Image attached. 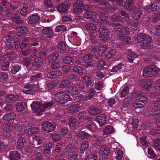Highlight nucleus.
<instances>
[{
	"label": "nucleus",
	"instance_id": "10",
	"mask_svg": "<svg viewBox=\"0 0 160 160\" xmlns=\"http://www.w3.org/2000/svg\"><path fill=\"white\" fill-rule=\"evenodd\" d=\"M112 27L114 31L120 28L123 25V21L121 19H119L116 16H114L112 18Z\"/></svg>",
	"mask_w": 160,
	"mask_h": 160
},
{
	"label": "nucleus",
	"instance_id": "38",
	"mask_svg": "<svg viewBox=\"0 0 160 160\" xmlns=\"http://www.w3.org/2000/svg\"><path fill=\"white\" fill-rule=\"evenodd\" d=\"M18 96L13 94L8 95L6 97V102H15L18 100Z\"/></svg>",
	"mask_w": 160,
	"mask_h": 160
},
{
	"label": "nucleus",
	"instance_id": "41",
	"mask_svg": "<svg viewBox=\"0 0 160 160\" xmlns=\"http://www.w3.org/2000/svg\"><path fill=\"white\" fill-rule=\"evenodd\" d=\"M118 14L122 18L124 19L127 22L130 21V17L128 14L124 10H121L119 11Z\"/></svg>",
	"mask_w": 160,
	"mask_h": 160
},
{
	"label": "nucleus",
	"instance_id": "39",
	"mask_svg": "<svg viewBox=\"0 0 160 160\" xmlns=\"http://www.w3.org/2000/svg\"><path fill=\"white\" fill-rule=\"evenodd\" d=\"M78 121L77 119L72 117H70L69 121V126L71 129L73 130L76 127Z\"/></svg>",
	"mask_w": 160,
	"mask_h": 160
},
{
	"label": "nucleus",
	"instance_id": "13",
	"mask_svg": "<svg viewBox=\"0 0 160 160\" xmlns=\"http://www.w3.org/2000/svg\"><path fill=\"white\" fill-rule=\"evenodd\" d=\"M99 153L102 160H108V159L110 150L109 148L105 145L102 146L99 148Z\"/></svg>",
	"mask_w": 160,
	"mask_h": 160
},
{
	"label": "nucleus",
	"instance_id": "32",
	"mask_svg": "<svg viewBox=\"0 0 160 160\" xmlns=\"http://www.w3.org/2000/svg\"><path fill=\"white\" fill-rule=\"evenodd\" d=\"M32 74L33 75H32L30 78V80L32 82L37 81L39 79L42 78L43 76L42 74L39 72H33Z\"/></svg>",
	"mask_w": 160,
	"mask_h": 160
},
{
	"label": "nucleus",
	"instance_id": "50",
	"mask_svg": "<svg viewBox=\"0 0 160 160\" xmlns=\"http://www.w3.org/2000/svg\"><path fill=\"white\" fill-rule=\"evenodd\" d=\"M92 55L90 54H87L83 57V60L86 63L92 62L93 61Z\"/></svg>",
	"mask_w": 160,
	"mask_h": 160
},
{
	"label": "nucleus",
	"instance_id": "33",
	"mask_svg": "<svg viewBox=\"0 0 160 160\" xmlns=\"http://www.w3.org/2000/svg\"><path fill=\"white\" fill-rule=\"evenodd\" d=\"M42 32L48 38H52L53 34V31L50 27L44 28L42 29Z\"/></svg>",
	"mask_w": 160,
	"mask_h": 160
},
{
	"label": "nucleus",
	"instance_id": "36",
	"mask_svg": "<svg viewBox=\"0 0 160 160\" xmlns=\"http://www.w3.org/2000/svg\"><path fill=\"white\" fill-rule=\"evenodd\" d=\"M83 129H82L78 133L77 136L78 137L82 140L86 139L89 138L90 134L85 131H82Z\"/></svg>",
	"mask_w": 160,
	"mask_h": 160
},
{
	"label": "nucleus",
	"instance_id": "25",
	"mask_svg": "<svg viewBox=\"0 0 160 160\" xmlns=\"http://www.w3.org/2000/svg\"><path fill=\"white\" fill-rule=\"evenodd\" d=\"M64 91L73 95H76L78 93V88L74 85H70L67 87Z\"/></svg>",
	"mask_w": 160,
	"mask_h": 160
},
{
	"label": "nucleus",
	"instance_id": "23",
	"mask_svg": "<svg viewBox=\"0 0 160 160\" xmlns=\"http://www.w3.org/2000/svg\"><path fill=\"white\" fill-rule=\"evenodd\" d=\"M129 32V28L127 26H123L118 32V35L120 39H122Z\"/></svg>",
	"mask_w": 160,
	"mask_h": 160
},
{
	"label": "nucleus",
	"instance_id": "58",
	"mask_svg": "<svg viewBox=\"0 0 160 160\" xmlns=\"http://www.w3.org/2000/svg\"><path fill=\"white\" fill-rule=\"evenodd\" d=\"M129 88L126 86L122 89L120 92L119 96L121 98H123L125 97L129 93Z\"/></svg>",
	"mask_w": 160,
	"mask_h": 160
},
{
	"label": "nucleus",
	"instance_id": "53",
	"mask_svg": "<svg viewBox=\"0 0 160 160\" xmlns=\"http://www.w3.org/2000/svg\"><path fill=\"white\" fill-rule=\"evenodd\" d=\"M71 82L68 79H63L62 80L59 85L60 88H67L71 84Z\"/></svg>",
	"mask_w": 160,
	"mask_h": 160
},
{
	"label": "nucleus",
	"instance_id": "54",
	"mask_svg": "<svg viewBox=\"0 0 160 160\" xmlns=\"http://www.w3.org/2000/svg\"><path fill=\"white\" fill-rule=\"evenodd\" d=\"M114 131V128L112 126L108 125L103 129V131L104 135H108L113 133Z\"/></svg>",
	"mask_w": 160,
	"mask_h": 160
},
{
	"label": "nucleus",
	"instance_id": "7",
	"mask_svg": "<svg viewBox=\"0 0 160 160\" xmlns=\"http://www.w3.org/2000/svg\"><path fill=\"white\" fill-rule=\"evenodd\" d=\"M82 0H77L73 4V10L75 12L80 13L87 9V6H84Z\"/></svg>",
	"mask_w": 160,
	"mask_h": 160
},
{
	"label": "nucleus",
	"instance_id": "37",
	"mask_svg": "<svg viewBox=\"0 0 160 160\" xmlns=\"http://www.w3.org/2000/svg\"><path fill=\"white\" fill-rule=\"evenodd\" d=\"M62 145L60 143H58L55 146L54 149L52 150L51 155L54 156L58 154H61L62 150Z\"/></svg>",
	"mask_w": 160,
	"mask_h": 160
},
{
	"label": "nucleus",
	"instance_id": "42",
	"mask_svg": "<svg viewBox=\"0 0 160 160\" xmlns=\"http://www.w3.org/2000/svg\"><path fill=\"white\" fill-rule=\"evenodd\" d=\"M16 118V114L13 112H9L4 115L3 119L6 121H9L13 120Z\"/></svg>",
	"mask_w": 160,
	"mask_h": 160
},
{
	"label": "nucleus",
	"instance_id": "56",
	"mask_svg": "<svg viewBox=\"0 0 160 160\" xmlns=\"http://www.w3.org/2000/svg\"><path fill=\"white\" fill-rule=\"evenodd\" d=\"M16 54L15 52H8L6 56H7L8 59L9 61H12L15 59Z\"/></svg>",
	"mask_w": 160,
	"mask_h": 160
},
{
	"label": "nucleus",
	"instance_id": "61",
	"mask_svg": "<svg viewBox=\"0 0 160 160\" xmlns=\"http://www.w3.org/2000/svg\"><path fill=\"white\" fill-rule=\"evenodd\" d=\"M117 52L116 50L114 49L109 50L105 56L106 58H109L113 57Z\"/></svg>",
	"mask_w": 160,
	"mask_h": 160
},
{
	"label": "nucleus",
	"instance_id": "43",
	"mask_svg": "<svg viewBox=\"0 0 160 160\" xmlns=\"http://www.w3.org/2000/svg\"><path fill=\"white\" fill-rule=\"evenodd\" d=\"M23 133L26 136L31 135L32 134V126L31 123L27 124L23 128Z\"/></svg>",
	"mask_w": 160,
	"mask_h": 160
},
{
	"label": "nucleus",
	"instance_id": "15",
	"mask_svg": "<svg viewBox=\"0 0 160 160\" xmlns=\"http://www.w3.org/2000/svg\"><path fill=\"white\" fill-rule=\"evenodd\" d=\"M82 80L87 89H89L93 86L94 79L92 77L85 75L82 78Z\"/></svg>",
	"mask_w": 160,
	"mask_h": 160
},
{
	"label": "nucleus",
	"instance_id": "44",
	"mask_svg": "<svg viewBox=\"0 0 160 160\" xmlns=\"http://www.w3.org/2000/svg\"><path fill=\"white\" fill-rule=\"evenodd\" d=\"M73 72L79 75H82L83 72V68L81 66L75 65L72 68Z\"/></svg>",
	"mask_w": 160,
	"mask_h": 160
},
{
	"label": "nucleus",
	"instance_id": "59",
	"mask_svg": "<svg viewBox=\"0 0 160 160\" xmlns=\"http://www.w3.org/2000/svg\"><path fill=\"white\" fill-rule=\"evenodd\" d=\"M46 82H43V84L45 85L46 88L48 90H51L57 86L55 82H53L51 83H48L46 85Z\"/></svg>",
	"mask_w": 160,
	"mask_h": 160
},
{
	"label": "nucleus",
	"instance_id": "3",
	"mask_svg": "<svg viewBox=\"0 0 160 160\" xmlns=\"http://www.w3.org/2000/svg\"><path fill=\"white\" fill-rule=\"evenodd\" d=\"M54 99L57 102L62 104H65L72 100V98L69 94L62 92H59L56 93Z\"/></svg>",
	"mask_w": 160,
	"mask_h": 160
},
{
	"label": "nucleus",
	"instance_id": "30",
	"mask_svg": "<svg viewBox=\"0 0 160 160\" xmlns=\"http://www.w3.org/2000/svg\"><path fill=\"white\" fill-rule=\"evenodd\" d=\"M100 108L94 106L90 107L88 110V113L90 116H96L101 112Z\"/></svg>",
	"mask_w": 160,
	"mask_h": 160
},
{
	"label": "nucleus",
	"instance_id": "45",
	"mask_svg": "<svg viewBox=\"0 0 160 160\" xmlns=\"http://www.w3.org/2000/svg\"><path fill=\"white\" fill-rule=\"evenodd\" d=\"M11 19L14 22L17 24H20L23 22V20L18 14H13L12 16Z\"/></svg>",
	"mask_w": 160,
	"mask_h": 160
},
{
	"label": "nucleus",
	"instance_id": "51",
	"mask_svg": "<svg viewBox=\"0 0 160 160\" xmlns=\"http://www.w3.org/2000/svg\"><path fill=\"white\" fill-rule=\"evenodd\" d=\"M87 30L90 32L91 31H96L97 29V26L92 23H87L85 26Z\"/></svg>",
	"mask_w": 160,
	"mask_h": 160
},
{
	"label": "nucleus",
	"instance_id": "4",
	"mask_svg": "<svg viewBox=\"0 0 160 160\" xmlns=\"http://www.w3.org/2000/svg\"><path fill=\"white\" fill-rule=\"evenodd\" d=\"M159 70V68H157L156 65H149L143 69V75L145 78L154 76L158 73Z\"/></svg>",
	"mask_w": 160,
	"mask_h": 160
},
{
	"label": "nucleus",
	"instance_id": "12",
	"mask_svg": "<svg viewBox=\"0 0 160 160\" xmlns=\"http://www.w3.org/2000/svg\"><path fill=\"white\" fill-rule=\"evenodd\" d=\"M99 5L101 6H103L105 8L106 10L112 12H116L118 8L115 5L110 4L108 1L107 0H103L101 2Z\"/></svg>",
	"mask_w": 160,
	"mask_h": 160
},
{
	"label": "nucleus",
	"instance_id": "48",
	"mask_svg": "<svg viewBox=\"0 0 160 160\" xmlns=\"http://www.w3.org/2000/svg\"><path fill=\"white\" fill-rule=\"evenodd\" d=\"M124 67V65L122 63H120L117 65L113 66L112 68V69L111 70V72H116L118 71L120 72L123 69Z\"/></svg>",
	"mask_w": 160,
	"mask_h": 160
},
{
	"label": "nucleus",
	"instance_id": "6",
	"mask_svg": "<svg viewBox=\"0 0 160 160\" xmlns=\"http://www.w3.org/2000/svg\"><path fill=\"white\" fill-rule=\"evenodd\" d=\"M40 86H41V83L40 84L39 83L36 85L28 84L24 88L23 92L27 94H34Z\"/></svg>",
	"mask_w": 160,
	"mask_h": 160
},
{
	"label": "nucleus",
	"instance_id": "62",
	"mask_svg": "<svg viewBox=\"0 0 160 160\" xmlns=\"http://www.w3.org/2000/svg\"><path fill=\"white\" fill-rule=\"evenodd\" d=\"M103 87V82L102 81H96L94 83V88L98 90H100Z\"/></svg>",
	"mask_w": 160,
	"mask_h": 160
},
{
	"label": "nucleus",
	"instance_id": "2",
	"mask_svg": "<svg viewBox=\"0 0 160 160\" xmlns=\"http://www.w3.org/2000/svg\"><path fill=\"white\" fill-rule=\"evenodd\" d=\"M54 102V101L51 100L42 103L37 101H33L30 106L33 112L36 113L37 116H40L45 111L46 109L52 106Z\"/></svg>",
	"mask_w": 160,
	"mask_h": 160
},
{
	"label": "nucleus",
	"instance_id": "27",
	"mask_svg": "<svg viewBox=\"0 0 160 160\" xmlns=\"http://www.w3.org/2000/svg\"><path fill=\"white\" fill-rule=\"evenodd\" d=\"M90 39L92 43L96 44L98 42L99 39L96 31L89 32Z\"/></svg>",
	"mask_w": 160,
	"mask_h": 160
},
{
	"label": "nucleus",
	"instance_id": "63",
	"mask_svg": "<svg viewBox=\"0 0 160 160\" xmlns=\"http://www.w3.org/2000/svg\"><path fill=\"white\" fill-rule=\"evenodd\" d=\"M89 146V142L87 141H83L82 142L80 148V151L81 152L83 153V151L86 150Z\"/></svg>",
	"mask_w": 160,
	"mask_h": 160
},
{
	"label": "nucleus",
	"instance_id": "1",
	"mask_svg": "<svg viewBox=\"0 0 160 160\" xmlns=\"http://www.w3.org/2000/svg\"><path fill=\"white\" fill-rule=\"evenodd\" d=\"M134 39L137 43H139V46L142 49H149L152 47V40L148 34L139 33L134 37Z\"/></svg>",
	"mask_w": 160,
	"mask_h": 160
},
{
	"label": "nucleus",
	"instance_id": "55",
	"mask_svg": "<svg viewBox=\"0 0 160 160\" xmlns=\"http://www.w3.org/2000/svg\"><path fill=\"white\" fill-rule=\"evenodd\" d=\"M73 58L72 57L65 56L62 59V62L66 64H70L74 61Z\"/></svg>",
	"mask_w": 160,
	"mask_h": 160
},
{
	"label": "nucleus",
	"instance_id": "16",
	"mask_svg": "<svg viewBox=\"0 0 160 160\" xmlns=\"http://www.w3.org/2000/svg\"><path fill=\"white\" fill-rule=\"evenodd\" d=\"M42 126L43 130L49 132L54 131L56 128L55 124L53 122H44L42 124Z\"/></svg>",
	"mask_w": 160,
	"mask_h": 160
},
{
	"label": "nucleus",
	"instance_id": "9",
	"mask_svg": "<svg viewBox=\"0 0 160 160\" xmlns=\"http://www.w3.org/2000/svg\"><path fill=\"white\" fill-rule=\"evenodd\" d=\"M52 147V143H48L47 144H44L40 146L38 148L42 152L45 157L48 155H51V149Z\"/></svg>",
	"mask_w": 160,
	"mask_h": 160
},
{
	"label": "nucleus",
	"instance_id": "26",
	"mask_svg": "<svg viewBox=\"0 0 160 160\" xmlns=\"http://www.w3.org/2000/svg\"><path fill=\"white\" fill-rule=\"evenodd\" d=\"M26 142V140L24 137H19L17 140L16 144V149L18 150H21L23 148L24 144Z\"/></svg>",
	"mask_w": 160,
	"mask_h": 160
},
{
	"label": "nucleus",
	"instance_id": "11",
	"mask_svg": "<svg viewBox=\"0 0 160 160\" xmlns=\"http://www.w3.org/2000/svg\"><path fill=\"white\" fill-rule=\"evenodd\" d=\"M40 18L38 14L36 13L28 16L26 21L29 24L34 25L38 23Z\"/></svg>",
	"mask_w": 160,
	"mask_h": 160
},
{
	"label": "nucleus",
	"instance_id": "60",
	"mask_svg": "<svg viewBox=\"0 0 160 160\" xmlns=\"http://www.w3.org/2000/svg\"><path fill=\"white\" fill-rule=\"evenodd\" d=\"M66 30V27L63 25H60L57 26L55 28L56 32H60L61 33L63 32Z\"/></svg>",
	"mask_w": 160,
	"mask_h": 160
},
{
	"label": "nucleus",
	"instance_id": "21",
	"mask_svg": "<svg viewBox=\"0 0 160 160\" xmlns=\"http://www.w3.org/2000/svg\"><path fill=\"white\" fill-rule=\"evenodd\" d=\"M8 157L10 160H19L21 154L17 150L11 151L9 152Z\"/></svg>",
	"mask_w": 160,
	"mask_h": 160
},
{
	"label": "nucleus",
	"instance_id": "19",
	"mask_svg": "<svg viewBox=\"0 0 160 160\" xmlns=\"http://www.w3.org/2000/svg\"><path fill=\"white\" fill-rule=\"evenodd\" d=\"M71 6L70 2H65L59 5L57 7L58 11L60 13L67 12Z\"/></svg>",
	"mask_w": 160,
	"mask_h": 160
},
{
	"label": "nucleus",
	"instance_id": "24",
	"mask_svg": "<svg viewBox=\"0 0 160 160\" xmlns=\"http://www.w3.org/2000/svg\"><path fill=\"white\" fill-rule=\"evenodd\" d=\"M31 11L32 10L30 9V6L27 4H24L21 8L20 13L22 16H25L30 13Z\"/></svg>",
	"mask_w": 160,
	"mask_h": 160
},
{
	"label": "nucleus",
	"instance_id": "47",
	"mask_svg": "<svg viewBox=\"0 0 160 160\" xmlns=\"http://www.w3.org/2000/svg\"><path fill=\"white\" fill-rule=\"evenodd\" d=\"M16 110L18 112L23 111L27 107V105L25 102H19L15 105Z\"/></svg>",
	"mask_w": 160,
	"mask_h": 160
},
{
	"label": "nucleus",
	"instance_id": "64",
	"mask_svg": "<svg viewBox=\"0 0 160 160\" xmlns=\"http://www.w3.org/2000/svg\"><path fill=\"white\" fill-rule=\"evenodd\" d=\"M57 47L58 50L64 51L66 49V46L65 42H61L57 44Z\"/></svg>",
	"mask_w": 160,
	"mask_h": 160
},
{
	"label": "nucleus",
	"instance_id": "46",
	"mask_svg": "<svg viewBox=\"0 0 160 160\" xmlns=\"http://www.w3.org/2000/svg\"><path fill=\"white\" fill-rule=\"evenodd\" d=\"M115 152L114 157L117 160H121L123 156V151L119 148H117Z\"/></svg>",
	"mask_w": 160,
	"mask_h": 160
},
{
	"label": "nucleus",
	"instance_id": "5",
	"mask_svg": "<svg viewBox=\"0 0 160 160\" xmlns=\"http://www.w3.org/2000/svg\"><path fill=\"white\" fill-rule=\"evenodd\" d=\"M99 39L101 41H106L110 38V32L106 27L101 26L99 29Z\"/></svg>",
	"mask_w": 160,
	"mask_h": 160
},
{
	"label": "nucleus",
	"instance_id": "52",
	"mask_svg": "<svg viewBox=\"0 0 160 160\" xmlns=\"http://www.w3.org/2000/svg\"><path fill=\"white\" fill-rule=\"evenodd\" d=\"M80 109V105L78 104L73 105L68 108L69 111L72 113L77 112L79 111Z\"/></svg>",
	"mask_w": 160,
	"mask_h": 160
},
{
	"label": "nucleus",
	"instance_id": "20",
	"mask_svg": "<svg viewBox=\"0 0 160 160\" xmlns=\"http://www.w3.org/2000/svg\"><path fill=\"white\" fill-rule=\"evenodd\" d=\"M139 84L143 85V90L144 91H148L151 87V82L149 79H141L139 81Z\"/></svg>",
	"mask_w": 160,
	"mask_h": 160
},
{
	"label": "nucleus",
	"instance_id": "17",
	"mask_svg": "<svg viewBox=\"0 0 160 160\" xmlns=\"http://www.w3.org/2000/svg\"><path fill=\"white\" fill-rule=\"evenodd\" d=\"M108 48V45L106 43L100 45L98 48V52H97V53L98 54V56L96 55V54H95L93 55V57L95 58L99 59L100 57L102 56L107 50Z\"/></svg>",
	"mask_w": 160,
	"mask_h": 160
},
{
	"label": "nucleus",
	"instance_id": "57",
	"mask_svg": "<svg viewBox=\"0 0 160 160\" xmlns=\"http://www.w3.org/2000/svg\"><path fill=\"white\" fill-rule=\"evenodd\" d=\"M158 6L156 3L150 2V4L148 10V12H152L157 11L158 9Z\"/></svg>",
	"mask_w": 160,
	"mask_h": 160
},
{
	"label": "nucleus",
	"instance_id": "29",
	"mask_svg": "<svg viewBox=\"0 0 160 160\" xmlns=\"http://www.w3.org/2000/svg\"><path fill=\"white\" fill-rule=\"evenodd\" d=\"M28 31V30L26 27L23 26L17 28L16 32L18 36H21L26 34Z\"/></svg>",
	"mask_w": 160,
	"mask_h": 160
},
{
	"label": "nucleus",
	"instance_id": "40",
	"mask_svg": "<svg viewBox=\"0 0 160 160\" xmlns=\"http://www.w3.org/2000/svg\"><path fill=\"white\" fill-rule=\"evenodd\" d=\"M59 56L58 53L53 52L49 54L47 57V59L49 62H52L56 61Z\"/></svg>",
	"mask_w": 160,
	"mask_h": 160
},
{
	"label": "nucleus",
	"instance_id": "8",
	"mask_svg": "<svg viewBox=\"0 0 160 160\" xmlns=\"http://www.w3.org/2000/svg\"><path fill=\"white\" fill-rule=\"evenodd\" d=\"M148 101V98L147 96H142L134 102L133 105L136 108H141L146 105Z\"/></svg>",
	"mask_w": 160,
	"mask_h": 160
},
{
	"label": "nucleus",
	"instance_id": "35",
	"mask_svg": "<svg viewBox=\"0 0 160 160\" xmlns=\"http://www.w3.org/2000/svg\"><path fill=\"white\" fill-rule=\"evenodd\" d=\"M62 74L60 71L58 70L56 71H51L48 72L47 75V77L48 78L54 79L57 76L61 75Z\"/></svg>",
	"mask_w": 160,
	"mask_h": 160
},
{
	"label": "nucleus",
	"instance_id": "28",
	"mask_svg": "<svg viewBox=\"0 0 160 160\" xmlns=\"http://www.w3.org/2000/svg\"><path fill=\"white\" fill-rule=\"evenodd\" d=\"M68 152V156L74 155L75 154L78 155V152H77L76 147H72L71 146L68 145L67 146L64 150V152Z\"/></svg>",
	"mask_w": 160,
	"mask_h": 160
},
{
	"label": "nucleus",
	"instance_id": "22",
	"mask_svg": "<svg viewBox=\"0 0 160 160\" xmlns=\"http://www.w3.org/2000/svg\"><path fill=\"white\" fill-rule=\"evenodd\" d=\"M126 54L128 58V62L131 63L133 62L134 60L137 57L136 53L130 50H128L126 52Z\"/></svg>",
	"mask_w": 160,
	"mask_h": 160
},
{
	"label": "nucleus",
	"instance_id": "18",
	"mask_svg": "<svg viewBox=\"0 0 160 160\" xmlns=\"http://www.w3.org/2000/svg\"><path fill=\"white\" fill-rule=\"evenodd\" d=\"M42 59L40 57H36L32 60V67L34 70H38L42 65Z\"/></svg>",
	"mask_w": 160,
	"mask_h": 160
},
{
	"label": "nucleus",
	"instance_id": "31",
	"mask_svg": "<svg viewBox=\"0 0 160 160\" xmlns=\"http://www.w3.org/2000/svg\"><path fill=\"white\" fill-rule=\"evenodd\" d=\"M97 13L95 12L86 11L84 13L83 17L87 19H94L97 18Z\"/></svg>",
	"mask_w": 160,
	"mask_h": 160
},
{
	"label": "nucleus",
	"instance_id": "49",
	"mask_svg": "<svg viewBox=\"0 0 160 160\" xmlns=\"http://www.w3.org/2000/svg\"><path fill=\"white\" fill-rule=\"evenodd\" d=\"M156 123L157 125V128L151 131V133L152 135L160 133V119L156 120Z\"/></svg>",
	"mask_w": 160,
	"mask_h": 160
},
{
	"label": "nucleus",
	"instance_id": "34",
	"mask_svg": "<svg viewBox=\"0 0 160 160\" xmlns=\"http://www.w3.org/2000/svg\"><path fill=\"white\" fill-rule=\"evenodd\" d=\"M21 66L17 63L12 64L10 67V72L13 74H15L20 71L21 68Z\"/></svg>",
	"mask_w": 160,
	"mask_h": 160
},
{
	"label": "nucleus",
	"instance_id": "14",
	"mask_svg": "<svg viewBox=\"0 0 160 160\" xmlns=\"http://www.w3.org/2000/svg\"><path fill=\"white\" fill-rule=\"evenodd\" d=\"M134 0H126L124 3V8L127 11L132 12L136 10L137 7L133 2Z\"/></svg>",
	"mask_w": 160,
	"mask_h": 160
}]
</instances>
